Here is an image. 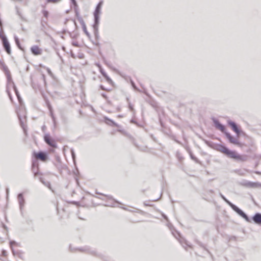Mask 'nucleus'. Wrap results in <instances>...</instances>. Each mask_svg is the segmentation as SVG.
Here are the masks:
<instances>
[{
    "instance_id": "nucleus-1",
    "label": "nucleus",
    "mask_w": 261,
    "mask_h": 261,
    "mask_svg": "<svg viewBox=\"0 0 261 261\" xmlns=\"http://www.w3.org/2000/svg\"><path fill=\"white\" fill-rule=\"evenodd\" d=\"M205 143L211 148L220 151L225 154L227 157L233 159L237 162H245L247 161L248 156L246 154H240L236 150L229 149L226 146L221 143H215L206 140Z\"/></svg>"
},
{
    "instance_id": "nucleus-2",
    "label": "nucleus",
    "mask_w": 261,
    "mask_h": 261,
    "mask_svg": "<svg viewBox=\"0 0 261 261\" xmlns=\"http://www.w3.org/2000/svg\"><path fill=\"white\" fill-rule=\"evenodd\" d=\"M211 120L213 122L214 126L218 130L223 133L225 137L228 139L229 143L237 145L240 146V142L233 137L227 130L226 126L221 123L218 119L214 117L211 118Z\"/></svg>"
},
{
    "instance_id": "nucleus-3",
    "label": "nucleus",
    "mask_w": 261,
    "mask_h": 261,
    "mask_svg": "<svg viewBox=\"0 0 261 261\" xmlns=\"http://www.w3.org/2000/svg\"><path fill=\"white\" fill-rule=\"evenodd\" d=\"M220 197L240 216L244 219L247 222H250L249 217L241 208L228 200L221 193H219Z\"/></svg>"
},
{
    "instance_id": "nucleus-4",
    "label": "nucleus",
    "mask_w": 261,
    "mask_h": 261,
    "mask_svg": "<svg viewBox=\"0 0 261 261\" xmlns=\"http://www.w3.org/2000/svg\"><path fill=\"white\" fill-rule=\"evenodd\" d=\"M228 125L238 136L245 135V133L243 132L240 126L234 121L229 119L227 120Z\"/></svg>"
},
{
    "instance_id": "nucleus-5",
    "label": "nucleus",
    "mask_w": 261,
    "mask_h": 261,
    "mask_svg": "<svg viewBox=\"0 0 261 261\" xmlns=\"http://www.w3.org/2000/svg\"><path fill=\"white\" fill-rule=\"evenodd\" d=\"M76 249L79 250L80 252L88 253L93 256L99 257L101 259H103V256L101 253H98L95 250H92L89 246H85L83 247L78 248Z\"/></svg>"
},
{
    "instance_id": "nucleus-6",
    "label": "nucleus",
    "mask_w": 261,
    "mask_h": 261,
    "mask_svg": "<svg viewBox=\"0 0 261 261\" xmlns=\"http://www.w3.org/2000/svg\"><path fill=\"white\" fill-rule=\"evenodd\" d=\"M103 2L102 0L100 1L96 6L94 11L93 12L94 22L99 23L100 16L101 13V8Z\"/></svg>"
},
{
    "instance_id": "nucleus-7",
    "label": "nucleus",
    "mask_w": 261,
    "mask_h": 261,
    "mask_svg": "<svg viewBox=\"0 0 261 261\" xmlns=\"http://www.w3.org/2000/svg\"><path fill=\"white\" fill-rule=\"evenodd\" d=\"M44 141L49 146L57 148V144L55 140L51 138L49 134H46L44 136Z\"/></svg>"
},
{
    "instance_id": "nucleus-8",
    "label": "nucleus",
    "mask_w": 261,
    "mask_h": 261,
    "mask_svg": "<svg viewBox=\"0 0 261 261\" xmlns=\"http://www.w3.org/2000/svg\"><path fill=\"white\" fill-rule=\"evenodd\" d=\"M17 200H18V204H19L20 211L21 214L22 215H23V207L24 206L25 203V199H24V196H23V193L21 192V193H18L17 195Z\"/></svg>"
},
{
    "instance_id": "nucleus-9",
    "label": "nucleus",
    "mask_w": 261,
    "mask_h": 261,
    "mask_svg": "<svg viewBox=\"0 0 261 261\" xmlns=\"http://www.w3.org/2000/svg\"><path fill=\"white\" fill-rule=\"evenodd\" d=\"M32 171L34 176L41 174L39 170V162L37 160H33L32 162Z\"/></svg>"
},
{
    "instance_id": "nucleus-10",
    "label": "nucleus",
    "mask_w": 261,
    "mask_h": 261,
    "mask_svg": "<svg viewBox=\"0 0 261 261\" xmlns=\"http://www.w3.org/2000/svg\"><path fill=\"white\" fill-rule=\"evenodd\" d=\"M4 49L8 54H11V48L9 41L7 38H4L2 41Z\"/></svg>"
},
{
    "instance_id": "nucleus-11",
    "label": "nucleus",
    "mask_w": 261,
    "mask_h": 261,
    "mask_svg": "<svg viewBox=\"0 0 261 261\" xmlns=\"http://www.w3.org/2000/svg\"><path fill=\"white\" fill-rule=\"evenodd\" d=\"M251 220L253 221L255 224L258 225H261V213H256L250 219V221Z\"/></svg>"
},
{
    "instance_id": "nucleus-12",
    "label": "nucleus",
    "mask_w": 261,
    "mask_h": 261,
    "mask_svg": "<svg viewBox=\"0 0 261 261\" xmlns=\"http://www.w3.org/2000/svg\"><path fill=\"white\" fill-rule=\"evenodd\" d=\"M31 51L34 56L40 55L42 53V50L38 45H33L31 47Z\"/></svg>"
},
{
    "instance_id": "nucleus-13",
    "label": "nucleus",
    "mask_w": 261,
    "mask_h": 261,
    "mask_svg": "<svg viewBox=\"0 0 261 261\" xmlns=\"http://www.w3.org/2000/svg\"><path fill=\"white\" fill-rule=\"evenodd\" d=\"M103 118H104V122L107 125L111 126H115L117 127H120V126L118 124H117L114 120L108 118V117L105 116V117H104Z\"/></svg>"
},
{
    "instance_id": "nucleus-14",
    "label": "nucleus",
    "mask_w": 261,
    "mask_h": 261,
    "mask_svg": "<svg viewBox=\"0 0 261 261\" xmlns=\"http://www.w3.org/2000/svg\"><path fill=\"white\" fill-rule=\"evenodd\" d=\"M99 23L94 22L92 24V28L93 29V33L96 40H98L99 39V35L98 32V26Z\"/></svg>"
},
{
    "instance_id": "nucleus-15",
    "label": "nucleus",
    "mask_w": 261,
    "mask_h": 261,
    "mask_svg": "<svg viewBox=\"0 0 261 261\" xmlns=\"http://www.w3.org/2000/svg\"><path fill=\"white\" fill-rule=\"evenodd\" d=\"M243 185L249 188H257L261 187V184L258 182H252L246 181L243 184Z\"/></svg>"
},
{
    "instance_id": "nucleus-16",
    "label": "nucleus",
    "mask_w": 261,
    "mask_h": 261,
    "mask_svg": "<svg viewBox=\"0 0 261 261\" xmlns=\"http://www.w3.org/2000/svg\"><path fill=\"white\" fill-rule=\"evenodd\" d=\"M99 71L103 77L105 79L106 81L109 83L110 84L113 85L114 84L113 81L112 79L108 75L107 73L105 72L103 69L100 68L99 69Z\"/></svg>"
},
{
    "instance_id": "nucleus-17",
    "label": "nucleus",
    "mask_w": 261,
    "mask_h": 261,
    "mask_svg": "<svg viewBox=\"0 0 261 261\" xmlns=\"http://www.w3.org/2000/svg\"><path fill=\"white\" fill-rule=\"evenodd\" d=\"M37 158L40 160H44L48 157V153L43 151H39L38 152H36Z\"/></svg>"
},
{
    "instance_id": "nucleus-18",
    "label": "nucleus",
    "mask_w": 261,
    "mask_h": 261,
    "mask_svg": "<svg viewBox=\"0 0 261 261\" xmlns=\"http://www.w3.org/2000/svg\"><path fill=\"white\" fill-rule=\"evenodd\" d=\"M177 233L179 238H177V237H176V238L178 240L179 243L182 245V246L184 248H186L187 246H189L187 241L185 239V238L181 236L180 233L179 232H177Z\"/></svg>"
},
{
    "instance_id": "nucleus-19",
    "label": "nucleus",
    "mask_w": 261,
    "mask_h": 261,
    "mask_svg": "<svg viewBox=\"0 0 261 261\" xmlns=\"http://www.w3.org/2000/svg\"><path fill=\"white\" fill-rule=\"evenodd\" d=\"M0 68L5 72L6 75L10 73L8 67L6 66L5 63L1 60H0Z\"/></svg>"
},
{
    "instance_id": "nucleus-20",
    "label": "nucleus",
    "mask_w": 261,
    "mask_h": 261,
    "mask_svg": "<svg viewBox=\"0 0 261 261\" xmlns=\"http://www.w3.org/2000/svg\"><path fill=\"white\" fill-rule=\"evenodd\" d=\"M70 153H71V157H72V160L73 162V164L75 165L76 170H77V173L75 172H74V173L76 175H77V174L79 173V171L78 169L76 166V155H75L74 150L73 148L70 149Z\"/></svg>"
},
{
    "instance_id": "nucleus-21",
    "label": "nucleus",
    "mask_w": 261,
    "mask_h": 261,
    "mask_svg": "<svg viewBox=\"0 0 261 261\" xmlns=\"http://www.w3.org/2000/svg\"><path fill=\"white\" fill-rule=\"evenodd\" d=\"M14 38L15 42L16 43L17 47L21 50H24V48L21 46V43L19 41V39L18 38V37L17 36L15 35L14 37Z\"/></svg>"
},
{
    "instance_id": "nucleus-22",
    "label": "nucleus",
    "mask_w": 261,
    "mask_h": 261,
    "mask_svg": "<svg viewBox=\"0 0 261 261\" xmlns=\"http://www.w3.org/2000/svg\"><path fill=\"white\" fill-rule=\"evenodd\" d=\"M40 181L45 186L47 187L49 189H51V184L48 181H45L43 177H39Z\"/></svg>"
},
{
    "instance_id": "nucleus-23",
    "label": "nucleus",
    "mask_w": 261,
    "mask_h": 261,
    "mask_svg": "<svg viewBox=\"0 0 261 261\" xmlns=\"http://www.w3.org/2000/svg\"><path fill=\"white\" fill-rule=\"evenodd\" d=\"M17 244H18V243L14 240H10L9 241V245H10V248L11 249L13 254H15V253H16L15 250H14V249L13 247V245H17Z\"/></svg>"
},
{
    "instance_id": "nucleus-24",
    "label": "nucleus",
    "mask_w": 261,
    "mask_h": 261,
    "mask_svg": "<svg viewBox=\"0 0 261 261\" xmlns=\"http://www.w3.org/2000/svg\"><path fill=\"white\" fill-rule=\"evenodd\" d=\"M189 155L191 159L193 160L195 163L200 165L201 164V162L193 154V152L189 154Z\"/></svg>"
},
{
    "instance_id": "nucleus-25",
    "label": "nucleus",
    "mask_w": 261,
    "mask_h": 261,
    "mask_svg": "<svg viewBox=\"0 0 261 261\" xmlns=\"http://www.w3.org/2000/svg\"><path fill=\"white\" fill-rule=\"evenodd\" d=\"M6 75L7 76V87L8 86L9 87V85L11 84L12 85V82H14L13 81L11 73L7 74Z\"/></svg>"
},
{
    "instance_id": "nucleus-26",
    "label": "nucleus",
    "mask_w": 261,
    "mask_h": 261,
    "mask_svg": "<svg viewBox=\"0 0 261 261\" xmlns=\"http://www.w3.org/2000/svg\"><path fill=\"white\" fill-rule=\"evenodd\" d=\"M15 252H16L15 254H13L14 256L17 255L20 259H21L22 260L24 259V257L22 255L23 252H22L21 251L18 250V251H15Z\"/></svg>"
},
{
    "instance_id": "nucleus-27",
    "label": "nucleus",
    "mask_w": 261,
    "mask_h": 261,
    "mask_svg": "<svg viewBox=\"0 0 261 261\" xmlns=\"http://www.w3.org/2000/svg\"><path fill=\"white\" fill-rule=\"evenodd\" d=\"M18 118L20 125L21 126L23 130H24V122L23 121L21 116L19 114H18Z\"/></svg>"
},
{
    "instance_id": "nucleus-28",
    "label": "nucleus",
    "mask_w": 261,
    "mask_h": 261,
    "mask_svg": "<svg viewBox=\"0 0 261 261\" xmlns=\"http://www.w3.org/2000/svg\"><path fill=\"white\" fill-rule=\"evenodd\" d=\"M128 108L129 110L133 113L134 115L135 114V110L134 108L133 105L131 103L130 101H128Z\"/></svg>"
},
{
    "instance_id": "nucleus-29",
    "label": "nucleus",
    "mask_w": 261,
    "mask_h": 261,
    "mask_svg": "<svg viewBox=\"0 0 261 261\" xmlns=\"http://www.w3.org/2000/svg\"><path fill=\"white\" fill-rule=\"evenodd\" d=\"M74 12H75V16H76V18H77V19L78 20H79L80 19L83 18L81 16V15H80V12H79V8L74 9Z\"/></svg>"
},
{
    "instance_id": "nucleus-30",
    "label": "nucleus",
    "mask_w": 261,
    "mask_h": 261,
    "mask_svg": "<svg viewBox=\"0 0 261 261\" xmlns=\"http://www.w3.org/2000/svg\"><path fill=\"white\" fill-rule=\"evenodd\" d=\"M6 92L8 94L9 99L12 102L13 101V97H12V94L11 93L10 90L9 89V88L8 86L6 87Z\"/></svg>"
},
{
    "instance_id": "nucleus-31",
    "label": "nucleus",
    "mask_w": 261,
    "mask_h": 261,
    "mask_svg": "<svg viewBox=\"0 0 261 261\" xmlns=\"http://www.w3.org/2000/svg\"><path fill=\"white\" fill-rule=\"evenodd\" d=\"M45 103H46V105L48 109V110L52 109L53 108H52V106H51V103H50L49 100L47 98H45Z\"/></svg>"
},
{
    "instance_id": "nucleus-32",
    "label": "nucleus",
    "mask_w": 261,
    "mask_h": 261,
    "mask_svg": "<svg viewBox=\"0 0 261 261\" xmlns=\"http://www.w3.org/2000/svg\"><path fill=\"white\" fill-rule=\"evenodd\" d=\"M14 92L16 94V96H17V98L18 99L19 102H20V101H21L22 100V98H21L20 95L19 93L18 90H16L15 91H14Z\"/></svg>"
},
{
    "instance_id": "nucleus-33",
    "label": "nucleus",
    "mask_w": 261,
    "mask_h": 261,
    "mask_svg": "<svg viewBox=\"0 0 261 261\" xmlns=\"http://www.w3.org/2000/svg\"><path fill=\"white\" fill-rule=\"evenodd\" d=\"M71 4L73 6L74 9L79 8V6L76 0H70Z\"/></svg>"
},
{
    "instance_id": "nucleus-34",
    "label": "nucleus",
    "mask_w": 261,
    "mask_h": 261,
    "mask_svg": "<svg viewBox=\"0 0 261 261\" xmlns=\"http://www.w3.org/2000/svg\"><path fill=\"white\" fill-rule=\"evenodd\" d=\"M101 95L105 100H107L108 103H110L111 102L110 100L109 99V98L106 93H101Z\"/></svg>"
},
{
    "instance_id": "nucleus-35",
    "label": "nucleus",
    "mask_w": 261,
    "mask_h": 261,
    "mask_svg": "<svg viewBox=\"0 0 261 261\" xmlns=\"http://www.w3.org/2000/svg\"><path fill=\"white\" fill-rule=\"evenodd\" d=\"M83 30L84 32L85 33V34L86 35V36L88 37V38L90 39L91 38V35L88 32V31H87V28L85 27V28H83Z\"/></svg>"
},
{
    "instance_id": "nucleus-36",
    "label": "nucleus",
    "mask_w": 261,
    "mask_h": 261,
    "mask_svg": "<svg viewBox=\"0 0 261 261\" xmlns=\"http://www.w3.org/2000/svg\"><path fill=\"white\" fill-rule=\"evenodd\" d=\"M62 0H45L46 3H58L61 2Z\"/></svg>"
},
{
    "instance_id": "nucleus-37",
    "label": "nucleus",
    "mask_w": 261,
    "mask_h": 261,
    "mask_svg": "<svg viewBox=\"0 0 261 261\" xmlns=\"http://www.w3.org/2000/svg\"><path fill=\"white\" fill-rule=\"evenodd\" d=\"M42 13L43 14V15L44 17H45V18H47L48 15H49V12L47 10H43L42 11Z\"/></svg>"
},
{
    "instance_id": "nucleus-38",
    "label": "nucleus",
    "mask_w": 261,
    "mask_h": 261,
    "mask_svg": "<svg viewBox=\"0 0 261 261\" xmlns=\"http://www.w3.org/2000/svg\"><path fill=\"white\" fill-rule=\"evenodd\" d=\"M78 21H79L80 23L82 25V29L86 27V24H85L84 20H83V18L80 19V20Z\"/></svg>"
},
{
    "instance_id": "nucleus-39",
    "label": "nucleus",
    "mask_w": 261,
    "mask_h": 261,
    "mask_svg": "<svg viewBox=\"0 0 261 261\" xmlns=\"http://www.w3.org/2000/svg\"><path fill=\"white\" fill-rule=\"evenodd\" d=\"M78 21H79L80 23L82 25V29L86 27V24H85L84 20H83V18L80 19V20Z\"/></svg>"
},
{
    "instance_id": "nucleus-40",
    "label": "nucleus",
    "mask_w": 261,
    "mask_h": 261,
    "mask_svg": "<svg viewBox=\"0 0 261 261\" xmlns=\"http://www.w3.org/2000/svg\"><path fill=\"white\" fill-rule=\"evenodd\" d=\"M130 84L132 87L134 88V89L136 90L138 89L135 82L132 80H130Z\"/></svg>"
},
{
    "instance_id": "nucleus-41",
    "label": "nucleus",
    "mask_w": 261,
    "mask_h": 261,
    "mask_svg": "<svg viewBox=\"0 0 261 261\" xmlns=\"http://www.w3.org/2000/svg\"><path fill=\"white\" fill-rule=\"evenodd\" d=\"M130 123H134L137 125V126H139V124L137 121H136L134 119L132 118L130 120Z\"/></svg>"
},
{
    "instance_id": "nucleus-42",
    "label": "nucleus",
    "mask_w": 261,
    "mask_h": 261,
    "mask_svg": "<svg viewBox=\"0 0 261 261\" xmlns=\"http://www.w3.org/2000/svg\"><path fill=\"white\" fill-rule=\"evenodd\" d=\"M17 14L20 17V18L22 20H24V19L23 18V16L21 15V13L19 12V11L17 9Z\"/></svg>"
},
{
    "instance_id": "nucleus-43",
    "label": "nucleus",
    "mask_w": 261,
    "mask_h": 261,
    "mask_svg": "<svg viewBox=\"0 0 261 261\" xmlns=\"http://www.w3.org/2000/svg\"><path fill=\"white\" fill-rule=\"evenodd\" d=\"M71 44L73 46H75V47L80 46L79 43L76 41H73Z\"/></svg>"
},
{
    "instance_id": "nucleus-44",
    "label": "nucleus",
    "mask_w": 261,
    "mask_h": 261,
    "mask_svg": "<svg viewBox=\"0 0 261 261\" xmlns=\"http://www.w3.org/2000/svg\"><path fill=\"white\" fill-rule=\"evenodd\" d=\"M102 60H103V62L105 63V64H106L107 65H108V66L110 67V64L106 60V58L105 57H102Z\"/></svg>"
},
{
    "instance_id": "nucleus-45",
    "label": "nucleus",
    "mask_w": 261,
    "mask_h": 261,
    "mask_svg": "<svg viewBox=\"0 0 261 261\" xmlns=\"http://www.w3.org/2000/svg\"><path fill=\"white\" fill-rule=\"evenodd\" d=\"M49 114H50V116L51 118L55 117L54 114L53 109L49 110Z\"/></svg>"
},
{
    "instance_id": "nucleus-46",
    "label": "nucleus",
    "mask_w": 261,
    "mask_h": 261,
    "mask_svg": "<svg viewBox=\"0 0 261 261\" xmlns=\"http://www.w3.org/2000/svg\"><path fill=\"white\" fill-rule=\"evenodd\" d=\"M92 43L97 46L99 47L100 46V43L97 40H95V41H92Z\"/></svg>"
},
{
    "instance_id": "nucleus-47",
    "label": "nucleus",
    "mask_w": 261,
    "mask_h": 261,
    "mask_svg": "<svg viewBox=\"0 0 261 261\" xmlns=\"http://www.w3.org/2000/svg\"><path fill=\"white\" fill-rule=\"evenodd\" d=\"M12 86L14 91H15L16 90H18L14 82H12Z\"/></svg>"
},
{
    "instance_id": "nucleus-48",
    "label": "nucleus",
    "mask_w": 261,
    "mask_h": 261,
    "mask_svg": "<svg viewBox=\"0 0 261 261\" xmlns=\"http://www.w3.org/2000/svg\"><path fill=\"white\" fill-rule=\"evenodd\" d=\"M2 254L4 256H6L7 255V251L5 249H3L2 250Z\"/></svg>"
},
{
    "instance_id": "nucleus-49",
    "label": "nucleus",
    "mask_w": 261,
    "mask_h": 261,
    "mask_svg": "<svg viewBox=\"0 0 261 261\" xmlns=\"http://www.w3.org/2000/svg\"><path fill=\"white\" fill-rule=\"evenodd\" d=\"M199 245L200 246V247H201L204 250H206L208 253H210L208 250L205 248V246L203 244H202L201 243H199Z\"/></svg>"
},
{
    "instance_id": "nucleus-50",
    "label": "nucleus",
    "mask_w": 261,
    "mask_h": 261,
    "mask_svg": "<svg viewBox=\"0 0 261 261\" xmlns=\"http://www.w3.org/2000/svg\"><path fill=\"white\" fill-rule=\"evenodd\" d=\"M51 119L53 120L54 126L56 127V117H53V118H51Z\"/></svg>"
},
{
    "instance_id": "nucleus-51",
    "label": "nucleus",
    "mask_w": 261,
    "mask_h": 261,
    "mask_svg": "<svg viewBox=\"0 0 261 261\" xmlns=\"http://www.w3.org/2000/svg\"><path fill=\"white\" fill-rule=\"evenodd\" d=\"M51 119L53 120L54 126L56 127V117H53V118H51Z\"/></svg>"
},
{
    "instance_id": "nucleus-52",
    "label": "nucleus",
    "mask_w": 261,
    "mask_h": 261,
    "mask_svg": "<svg viewBox=\"0 0 261 261\" xmlns=\"http://www.w3.org/2000/svg\"><path fill=\"white\" fill-rule=\"evenodd\" d=\"M186 149L187 150V151L189 153V154H190L192 152V150H191V149L188 146H187L186 147Z\"/></svg>"
},
{
    "instance_id": "nucleus-53",
    "label": "nucleus",
    "mask_w": 261,
    "mask_h": 261,
    "mask_svg": "<svg viewBox=\"0 0 261 261\" xmlns=\"http://www.w3.org/2000/svg\"><path fill=\"white\" fill-rule=\"evenodd\" d=\"M162 216L164 219H165L166 221H168V217L165 214H164V213H162Z\"/></svg>"
},
{
    "instance_id": "nucleus-54",
    "label": "nucleus",
    "mask_w": 261,
    "mask_h": 261,
    "mask_svg": "<svg viewBox=\"0 0 261 261\" xmlns=\"http://www.w3.org/2000/svg\"><path fill=\"white\" fill-rule=\"evenodd\" d=\"M99 88L102 90H104L105 91V90H107V88H105L102 85H99Z\"/></svg>"
},
{
    "instance_id": "nucleus-55",
    "label": "nucleus",
    "mask_w": 261,
    "mask_h": 261,
    "mask_svg": "<svg viewBox=\"0 0 261 261\" xmlns=\"http://www.w3.org/2000/svg\"><path fill=\"white\" fill-rule=\"evenodd\" d=\"M2 227L4 229L6 230L7 231L8 230V228L7 226L3 223H2Z\"/></svg>"
},
{
    "instance_id": "nucleus-56",
    "label": "nucleus",
    "mask_w": 261,
    "mask_h": 261,
    "mask_svg": "<svg viewBox=\"0 0 261 261\" xmlns=\"http://www.w3.org/2000/svg\"><path fill=\"white\" fill-rule=\"evenodd\" d=\"M98 53H99V55L102 58V57H104L103 56V55H102V54L100 48L98 49Z\"/></svg>"
},
{
    "instance_id": "nucleus-57",
    "label": "nucleus",
    "mask_w": 261,
    "mask_h": 261,
    "mask_svg": "<svg viewBox=\"0 0 261 261\" xmlns=\"http://www.w3.org/2000/svg\"><path fill=\"white\" fill-rule=\"evenodd\" d=\"M159 121H160V124L162 126H163V123L161 120V119L160 118H159Z\"/></svg>"
},
{
    "instance_id": "nucleus-58",
    "label": "nucleus",
    "mask_w": 261,
    "mask_h": 261,
    "mask_svg": "<svg viewBox=\"0 0 261 261\" xmlns=\"http://www.w3.org/2000/svg\"><path fill=\"white\" fill-rule=\"evenodd\" d=\"M41 128H42V130L43 131H44V130H45V129H46V126H45V125H43V126H42Z\"/></svg>"
},
{
    "instance_id": "nucleus-59",
    "label": "nucleus",
    "mask_w": 261,
    "mask_h": 261,
    "mask_svg": "<svg viewBox=\"0 0 261 261\" xmlns=\"http://www.w3.org/2000/svg\"><path fill=\"white\" fill-rule=\"evenodd\" d=\"M41 25H42V28H41V30H43V28H44L45 27V25L44 24L42 23V22H41Z\"/></svg>"
},
{
    "instance_id": "nucleus-60",
    "label": "nucleus",
    "mask_w": 261,
    "mask_h": 261,
    "mask_svg": "<svg viewBox=\"0 0 261 261\" xmlns=\"http://www.w3.org/2000/svg\"><path fill=\"white\" fill-rule=\"evenodd\" d=\"M106 196L108 197L109 199H113V197L112 196H110V195H106Z\"/></svg>"
},
{
    "instance_id": "nucleus-61",
    "label": "nucleus",
    "mask_w": 261,
    "mask_h": 261,
    "mask_svg": "<svg viewBox=\"0 0 261 261\" xmlns=\"http://www.w3.org/2000/svg\"><path fill=\"white\" fill-rule=\"evenodd\" d=\"M255 173L256 174H261L260 172H259V171H256L255 172Z\"/></svg>"
},
{
    "instance_id": "nucleus-62",
    "label": "nucleus",
    "mask_w": 261,
    "mask_h": 261,
    "mask_svg": "<svg viewBox=\"0 0 261 261\" xmlns=\"http://www.w3.org/2000/svg\"><path fill=\"white\" fill-rule=\"evenodd\" d=\"M57 54H58V55L59 57V58H60L62 60H63V59H62V57L60 56V55L59 54V53H57Z\"/></svg>"
},
{
    "instance_id": "nucleus-63",
    "label": "nucleus",
    "mask_w": 261,
    "mask_h": 261,
    "mask_svg": "<svg viewBox=\"0 0 261 261\" xmlns=\"http://www.w3.org/2000/svg\"><path fill=\"white\" fill-rule=\"evenodd\" d=\"M118 117L119 118H122L123 117V115H121V114H119L118 115Z\"/></svg>"
},
{
    "instance_id": "nucleus-64",
    "label": "nucleus",
    "mask_w": 261,
    "mask_h": 261,
    "mask_svg": "<svg viewBox=\"0 0 261 261\" xmlns=\"http://www.w3.org/2000/svg\"><path fill=\"white\" fill-rule=\"evenodd\" d=\"M209 192H210L211 193H214V190H209Z\"/></svg>"
}]
</instances>
